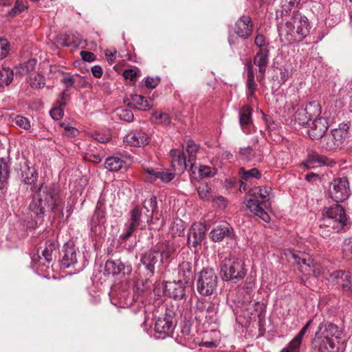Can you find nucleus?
<instances>
[{
    "label": "nucleus",
    "instance_id": "obj_1",
    "mask_svg": "<svg viewBox=\"0 0 352 352\" xmlns=\"http://www.w3.org/2000/svg\"><path fill=\"white\" fill-rule=\"evenodd\" d=\"M57 195L53 186L42 184L33 195L29 208L41 221L47 208L55 215L63 216V201Z\"/></svg>",
    "mask_w": 352,
    "mask_h": 352
},
{
    "label": "nucleus",
    "instance_id": "obj_2",
    "mask_svg": "<svg viewBox=\"0 0 352 352\" xmlns=\"http://www.w3.org/2000/svg\"><path fill=\"white\" fill-rule=\"evenodd\" d=\"M310 25L308 19L301 13L294 12L285 27L280 30V34L285 32V36L289 43L302 41L309 33Z\"/></svg>",
    "mask_w": 352,
    "mask_h": 352
},
{
    "label": "nucleus",
    "instance_id": "obj_3",
    "mask_svg": "<svg viewBox=\"0 0 352 352\" xmlns=\"http://www.w3.org/2000/svg\"><path fill=\"white\" fill-rule=\"evenodd\" d=\"M322 214L320 228H326L328 231L338 232L347 225L349 221L344 208L338 204L324 208Z\"/></svg>",
    "mask_w": 352,
    "mask_h": 352
},
{
    "label": "nucleus",
    "instance_id": "obj_4",
    "mask_svg": "<svg viewBox=\"0 0 352 352\" xmlns=\"http://www.w3.org/2000/svg\"><path fill=\"white\" fill-rule=\"evenodd\" d=\"M220 275L223 281L243 279L246 275L244 263L234 256L229 254L221 261Z\"/></svg>",
    "mask_w": 352,
    "mask_h": 352
},
{
    "label": "nucleus",
    "instance_id": "obj_5",
    "mask_svg": "<svg viewBox=\"0 0 352 352\" xmlns=\"http://www.w3.org/2000/svg\"><path fill=\"white\" fill-rule=\"evenodd\" d=\"M196 288L202 296H211L217 290L218 277L211 267H204L196 275Z\"/></svg>",
    "mask_w": 352,
    "mask_h": 352
},
{
    "label": "nucleus",
    "instance_id": "obj_6",
    "mask_svg": "<svg viewBox=\"0 0 352 352\" xmlns=\"http://www.w3.org/2000/svg\"><path fill=\"white\" fill-rule=\"evenodd\" d=\"M349 126L348 124L341 123L338 128L333 129L331 133H324L320 140V146L328 151L334 150L340 146L348 135Z\"/></svg>",
    "mask_w": 352,
    "mask_h": 352
},
{
    "label": "nucleus",
    "instance_id": "obj_7",
    "mask_svg": "<svg viewBox=\"0 0 352 352\" xmlns=\"http://www.w3.org/2000/svg\"><path fill=\"white\" fill-rule=\"evenodd\" d=\"M349 195V183L346 177L336 178L330 184L329 196L334 201L342 202L348 199Z\"/></svg>",
    "mask_w": 352,
    "mask_h": 352
},
{
    "label": "nucleus",
    "instance_id": "obj_8",
    "mask_svg": "<svg viewBox=\"0 0 352 352\" xmlns=\"http://www.w3.org/2000/svg\"><path fill=\"white\" fill-rule=\"evenodd\" d=\"M175 327L174 321V314L173 311H166V313L158 317L155 323V331L158 334L157 338L164 339L171 336Z\"/></svg>",
    "mask_w": 352,
    "mask_h": 352
},
{
    "label": "nucleus",
    "instance_id": "obj_9",
    "mask_svg": "<svg viewBox=\"0 0 352 352\" xmlns=\"http://www.w3.org/2000/svg\"><path fill=\"white\" fill-rule=\"evenodd\" d=\"M210 237L214 242H220L225 239H229L236 245V236L232 227L227 222H223L214 228L210 232Z\"/></svg>",
    "mask_w": 352,
    "mask_h": 352
},
{
    "label": "nucleus",
    "instance_id": "obj_10",
    "mask_svg": "<svg viewBox=\"0 0 352 352\" xmlns=\"http://www.w3.org/2000/svg\"><path fill=\"white\" fill-rule=\"evenodd\" d=\"M106 212L102 204L96 206L89 222L91 232L95 235H102L105 231Z\"/></svg>",
    "mask_w": 352,
    "mask_h": 352
},
{
    "label": "nucleus",
    "instance_id": "obj_11",
    "mask_svg": "<svg viewBox=\"0 0 352 352\" xmlns=\"http://www.w3.org/2000/svg\"><path fill=\"white\" fill-rule=\"evenodd\" d=\"M246 205L255 215L259 217L265 222H270V215L265 210L264 206L261 201L260 193H256L255 187L251 190L250 199L247 201Z\"/></svg>",
    "mask_w": 352,
    "mask_h": 352
},
{
    "label": "nucleus",
    "instance_id": "obj_12",
    "mask_svg": "<svg viewBox=\"0 0 352 352\" xmlns=\"http://www.w3.org/2000/svg\"><path fill=\"white\" fill-rule=\"evenodd\" d=\"M188 286L190 285L184 283L182 279L165 281L164 283V293L170 298L182 299L186 296Z\"/></svg>",
    "mask_w": 352,
    "mask_h": 352
},
{
    "label": "nucleus",
    "instance_id": "obj_13",
    "mask_svg": "<svg viewBox=\"0 0 352 352\" xmlns=\"http://www.w3.org/2000/svg\"><path fill=\"white\" fill-rule=\"evenodd\" d=\"M327 280L333 285L341 287L344 292L351 291V274L349 272L336 270L329 273Z\"/></svg>",
    "mask_w": 352,
    "mask_h": 352
},
{
    "label": "nucleus",
    "instance_id": "obj_14",
    "mask_svg": "<svg viewBox=\"0 0 352 352\" xmlns=\"http://www.w3.org/2000/svg\"><path fill=\"white\" fill-rule=\"evenodd\" d=\"M308 134L312 140H319L327 132L329 128L327 120L324 117L314 118L308 124Z\"/></svg>",
    "mask_w": 352,
    "mask_h": 352
},
{
    "label": "nucleus",
    "instance_id": "obj_15",
    "mask_svg": "<svg viewBox=\"0 0 352 352\" xmlns=\"http://www.w3.org/2000/svg\"><path fill=\"white\" fill-rule=\"evenodd\" d=\"M56 248L57 245L55 241H47L45 248L41 251V256L38 254L33 255L32 257V262L38 266L44 265V261L50 263L54 260L53 252Z\"/></svg>",
    "mask_w": 352,
    "mask_h": 352
},
{
    "label": "nucleus",
    "instance_id": "obj_16",
    "mask_svg": "<svg viewBox=\"0 0 352 352\" xmlns=\"http://www.w3.org/2000/svg\"><path fill=\"white\" fill-rule=\"evenodd\" d=\"M206 228L201 223H195L190 228L187 241L189 247L196 248L205 238Z\"/></svg>",
    "mask_w": 352,
    "mask_h": 352
},
{
    "label": "nucleus",
    "instance_id": "obj_17",
    "mask_svg": "<svg viewBox=\"0 0 352 352\" xmlns=\"http://www.w3.org/2000/svg\"><path fill=\"white\" fill-rule=\"evenodd\" d=\"M145 172L147 174L145 179L148 182H153L160 179L162 182L168 183L174 179L175 175V173L162 168H146Z\"/></svg>",
    "mask_w": 352,
    "mask_h": 352
},
{
    "label": "nucleus",
    "instance_id": "obj_18",
    "mask_svg": "<svg viewBox=\"0 0 352 352\" xmlns=\"http://www.w3.org/2000/svg\"><path fill=\"white\" fill-rule=\"evenodd\" d=\"M124 102L131 108L140 111H146L153 106V100L140 95H131L124 100Z\"/></svg>",
    "mask_w": 352,
    "mask_h": 352
},
{
    "label": "nucleus",
    "instance_id": "obj_19",
    "mask_svg": "<svg viewBox=\"0 0 352 352\" xmlns=\"http://www.w3.org/2000/svg\"><path fill=\"white\" fill-rule=\"evenodd\" d=\"M170 155L171 157L172 167L175 171L183 173L188 168L189 163L184 151L179 149H172L170 151Z\"/></svg>",
    "mask_w": 352,
    "mask_h": 352
},
{
    "label": "nucleus",
    "instance_id": "obj_20",
    "mask_svg": "<svg viewBox=\"0 0 352 352\" xmlns=\"http://www.w3.org/2000/svg\"><path fill=\"white\" fill-rule=\"evenodd\" d=\"M124 142L129 146L140 147L148 144L149 138L143 131H134L124 137Z\"/></svg>",
    "mask_w": 352,
    "mask_h": 352
},
{
    "label": "nucleus",
    "instance_id": "obj_21",
    "mask_svg": "<svg viewBox=\"0 0 352 352\" xmlns=\"http://www.w3.org/2000/svg\"><path fill=\"white\" fill-rule=\"evenodd\" d=\"M270 50L268 49H261L255 54L254 57V64L258 67L260 75L257 76V80H261L264 78L267 66L269 63Z\"/></svg>",
    "mask_w": 352,
    "mask_h": 352
},
{
    "label": "nucleus",
    "instance_id": "obj_22",
    "mask_svg": "<svg viewBox=\"0 0 352 352\" xmlns=\"http://www.w3.org/2000/svg\"><path fill=\"white\" fill-rule=\"evenodd\" d=\"M293 258L299 265V269L302 273L306 275L315 274L318 266L314 261L308 256L300 257L298 254H293Z\"/></svg>",
    "mask_w": 352,
    "mask_h": 352
},
{
    "label": "nucleus",
    "instance_id": "obj_23",
    "mask_svg": "<svg viewBox=\"0 0 352 352\" xmlns=\"http://www.w3.org/2000/svg\"><path fill=\"white\" fill-rule=\"evenodd\" d=\"M252 22L249 16H242L235 23L234 32L241 38H248L252 32Z\"/></svg>",
    "mask_w": 352,
    "mask_h": 352
},
{
    "label": "nucleus",
    "instance_id": "obj_24",
    "mask_svg": "<svg viewBox=\"0 0 352 352\" xmlns=\"http://www.w3.org/2000/svg\"><path fill=\"white\" fill-rule=\"evenodd\" d=\"M79 256H80V254H78L74 245L65 243L63 247V256L61 261L62 266L65 268L74 266L77 263Z\"/></svg>",
    "mask_w": 352,
    "mask_h": 352
},
{
    "label": "nucleus",
    "instance_id": "obj_25",
    "mask_svg": "<svg viewBox=\"0 0 352 352\" xmlns=\"http://www.w3.org/2000/svg\"><path fill=\"white\" fill-rule=\"evenodd\" d=\"M340 331L338 327L333 323L322 324L318 327V331L315 336L324 337L326 340H332L333 342H338L340 337Z\"/></svg>",
    "mask_w": 352,
    "mask_h": 352
},
{
    "label": "nucleus",
    "instance_id": "obj_26",
    "mask_svg": "<svg viewBox=\"0 0 352 352\" xmlns=\"http://www.w3.org/2000/svg\"><path fill=\"white\" fill-rule=\"evenodd\" d=\"M158 261L157 251L153 250H149L142 254L140 262L142 265L144 266L145 269L150 274L151 276H153L155 271V265Z\"/></svg>",
    "mask_w": 352,
    "mask_h": 352
},
{
    "label": "nucleus",
    "instance_id": "obj_27",
    "mask_svg": "<svg viewBox=\"0 0 352 352\" xmlns=\"http://www.w3.org/2000/svg\"><path fill=\"white\" fill-rule=\"evenodd\" d=\"M105 271L107 274L112 275L129 274L131 272V267L126 265L120 260L107 261L105 263Z\"/></svg>",
    "mask_w": 352,
    "mask_h": 352
},
{
    "label": "nucleus",
    "instance_id": "obj_28",
    "mask_svg": "<svg viewBox=\"0 0 352 352\" xmlns=\"http://www.w3.org/2000/svg\"><path fill=\"white\" fill-rule=\"evenodd\" d=\"M194 271L192 265L189 261H182L177 267V276L184 283L191 285L193 279Z\"/></svg>",
    "mask_w": 352,
    "mask_h": 352
},
{
    "label": "nucleus",
    "instance_id": "obj_29",
    "mask_svg": "<svg viewBox=\"0 0 352 352\" xmlns=\"http://www.w3.org/2000/svg\"><path fill=\"white\" fill-rule=\"evenodd\" d=\"M324 337L315 336L314 342L318 347L319 352H338V342L332 340H326Z\"/></svg>",
    "mask_w": 352,
    "mask_h": 352
},
{
    "label": "nucleus",
    "instance_id": "obj_30",
    "mask_svg": "<svg viewBox=\"0 0 352 352\" xmlns=\"http://www.w3.org/2000/svg\"><path fill=\"white\" fill-rule=\"evenodd\" d=\"M154 250L157 251V254L160 253L161 262L169 258L176 250L173 243L168 241H164L157 243L156 248Z\"/></svg>",
    "mask_w": 352,
    "mask_h": 352
},
{
    "label": "nucleus",
    "instance_id": "obj_31",
    "mask_svg": "<svg viewBox=\"0 0 352 352\" xmlns=\"http://www.w3.org/2000/svg\"><path fill=\"white\" fill-rule=\"evenodd\" d=\"M252 109L249 106H243L239 111V123L242 130L245 133H250L248 126L252 124Z\"/></svg>",
    "mask_w": 352,
    "mask_h": 352
},
{
    "label": "nucleus",
    "instance_id": "obj_32",
    "mask_svg": "<svg viewBox=\"0 0 352 352\" xmlns=\"http://www.w3.org/2000/svg\"><path fill=\"white\" fill-rule=\"evenodd\" d=\"M186 144V151L188 153V162L189 163V170H192L195 173V170H193L194 168L195 169L197 168L195 162L198 151V146L190 140H187Z\"/></svg>",
    "mask_w": 352,
    "mask_h": 352
},
{
    "label": "nucleus",
    "instance_id": "obj_33",
    "mask_svg": "<svg viewBox=\"0 0 352 352\" xmlns=\"http://www.w3.org/2000/svg\"><path fill=\"white\" fill-rule=\"evenodd\" d=\"M326 164V157L324 156L319 155L315 151H311L309 153L306 161L303 163V165L307 168H311L316 166H320Z\"/></svg>",
    "mask_w": 352,
    "mask_h": 352
},
{
    "label": "nucleus",
    "instance_id": "obj_34",
    "mask_svg": "<svg viewBox=\"0 0 352 352\" xmlns=\"http://www.w3.org/2000/svg\"><path fill=\"white\" fill-rule=\"evenodd\" d=\"M9 177L10 166L5 159L0 158V189L7 188Z\"/></svg>",
    "mask_w": 352,
    "mask_h": 352
},
{
    "label": "nucleus",
    "instance_id": "obj_35",
    "mask_svg": "<svg viewBox=\"0 0 352 352\" xmlns=\"http://www.w3.org/2000/svg\"><path fill=\"white\" fill-rule=\"evenodd\" d=\"M248 79H247V95L248 96H252L254 91L257 88V85L254 80V73L253 70V66L251 62H249L246 65Z\"/></svg>",
    "mask_w": 352,
    "mask_h": 352
},
{
    "label": "nucleus",
    "instance_id": "obj_36",
    "mask_svg": "<svg viewBox=\"0 0 352 352\" xmlns=\"http://www.w3.org/2000/svg\"><path fill=\"white\" fill-rule=\"evenodd\" d=\"M8 121L11 125L18 126L24 130H28L31 127L29 120L21 115L12 113L9 116Z\"/></svg>",
    "mask_w": 352,
    "mask_h": 352
},
{
    "label": "nucleus",
    "instance_id": "obj_37",
    "mask_svg": "<svg viewBox=\"0 0 352 352\" xmlns=\"http://www.w3.org/2000/svg\"><path fill=\"white\" fill-rule=\"evenodd\" d=\"M125 162L117 156H111L106 159L104 162L105 168L111 172H117L124 166Z\"/></svg>",
    "mask_w": 352,
    "mask_h": 352
},
{
    "label": "nucleus",
    "instance_id": "obj_38",
    "mask_svg": "<svg viewBox=\"0 0 352 352\" xmlns=\"http://www.w3.org/2000/svg\"><path fill=\"white\" fill-rule=\"evenodd\" d=\"M23 181L29 185H34L38 179V173L32 166H25L22 170Z\"/></svg>",
    "mask_w": 352,
    "mask_h": 352
},
{
    "label": "nucleus",
    "instance_id": "obj_39",
    "mask_svg": "<svg viewBox=\"0 0 352 352\" xmlns=\"http://www.w3.org/2000/svg\"><path fill=\"white\" fill-rule=\"evenodd\" d=\"M255 191L257 194L260 193L261 201L263 203L265 209L268 208L270 206L269 200L272 188L269 186H256Z\"/></svg>",
    "mask_w": 352,
    "mask_h": 352
},
{
    "label": "nucleus",
    "instance_id": "obj_40",
    "mask_svg": "<svg viewBox=\"0 0 352 352\" xmlns=\"http://www.w3.org/2000/svg\"><path fill=\"white\" fill-rule=\"evenodd\" d=\"M36 64L37 60L35 58L30 59L27 62L16 67L15 73L19 75H25L33 72L36 68Z\"/></svg>",
    "mask_w": 352,
    "mask_h": 352
},
{
    "label": "nucleus",
    "instance_id": "obj_41",
    "mask_svg": "<svg viewBox=\"0 0 352 352\" xmlns=\"http://www.w3.org/2000/svg\"><path fill=\"white\" fill-rule=\"evenodd\" d=\"M305 109L311 120L321 117V106L317 101L309 102L307 104Z\"/></svg>",
    "mask_w": 352,
    "mask_h": 352
},
{
    "label": "nucleus",
    "instance_id": "obj_42",
    "mask_svg": "<svg viewBox=\"0 0 352 352\" xmlns=\"http://www.w3.org/2000/svg\"><path fill=\"white\" fill-rule=\"evenodd\" d=\"M14 72L8 67L0 69V87L9 85L13 80Z\"/></svg>",
    "mask_w": 352,
    "mask_h": 352
},
{
    "label": "nucleus",
    "instance_id": "obj_43",
    "mask_svg": "<svg viewBox=\"0 0 352 352\" xmlns=\"http://www.w3.org/2000/svg\"><path fill=\"white\" fill-rule=\"evenodd\" d=\"M294 121L299 125L309 124L311 121L305 108H298L294 114Z\"/></svg>",
    "mask_w": 352,
    "mask_h": 352
},
{
    "label": "nucleus",
    "instance_id": "obj_44",
    "mask_svg": "<svg viewBox=\"0 0 352 352\" xmlns=\"http://www.w3.org/2000/svg\"><path fill=\"white\" fill-rule=\"evenodd\" d=\"M300 0H281V10L276 12V16L283 17L285 14L289 12L292 8L296 6Z\"/></svg>",
    "mask_w": 352,
    "mask_h": 352
},
{
    "label": "nucleus",
    "instance_id": "obj_45",
    "mask_svg": "<svg viewBox=\"0 0 352 352\" xmlns=\"http://www.w3.org/2000/svg\"><path fill=\"white\" fill-rule=\"evenodd\" d=\"M143 207L146 209L147 212H151L148 215V219H147V222L148 223L149 221H151L153 214L157 208L156 197L155 196H151L150 198L146 199Z\"/></svg>",
    "mask_w": 352,
    "mask_h": 352
},
{
    "label": "nucleus",
    "instance_id": "obj_46",
    "mask_svg": "<svg viewBox=\"0 0 352 352\" xmlns=\"http://www.w3.org/2000/svg\"><path fill=\"white\" fill-rule=\"evenodd\" d=\"M28 6L26 5L25 0H16L14 4V6L6 14V16L9 18H12L15 16L16 14H20L21 12L27 10Z\"/></svg>",
    "mask_w": 352,
    "mask_h": 352
},
{
    "label": "nucleus",
    "instance_id": "obj_47",
    "mask_svg": "<svg viewBox=\"0 0 352 352\" xmlns=\"http://www.w3.org/2000/svg\"><path fill=\"white\" fill-rule=\"evenodd\" d=\"M30 85L35 89L43 88L45 85V77L39 73L32 74L29 78Z\"/></svg>",
    "mask_w": 352,
    "mask_h": 352
},
{
    "label": "nucleus",
    "instance_id": "obj_48",
    "mask_svg": "<svg viewBox=\"0 0 352 352\" xmlns=\"http://www.w3.org/2000/svg\"><path fill=\"white\" fill-rule=\"evenodd\" d=\"M239 173L241 178L244 180H248L250 178L258 179L261 177V173L256 168H253L248 170H246L244 168H241L239 170Z\"/></svg>",
    "mask_w": 352,
    "mask_h": 352
},
{
    "label": "nucleus",
    "instance_id": "obj_49",
    "mask_svg": "<svg viewBox=\"0 0 352 352\" xmlns=\"http://www.w3.org/2000/svg\"><path fill=\"white\" fill-rule=\"evenodd\" d=\"M152 118L155 122L164 125H168L171 122L169 115L162 111L154 112L152 115Z\"/></svg>",
    "mask_w": 352,
    "mask_h": 352
},
{
    "label": "nucleus",
    "instance_id": "obj_50",
    "mask_svg": "<svg viewBox=\"0 0 352 352\" xmlns=\"http://www.w3.org/2000/svg\"><path fill=\"white\" fill-rule=\"evenodd\" d=\"M142 211L139 206H135L131 212L130 223L132 226H140Z\"/></svg>",
    "mask_w": 352,
    "mask_h": 352
},
{
    "label": "nucleus",
    "instance_id": "obj_51",
    "mask_svg": "<svg viewBox=\"0 0 352 352\" xmlns=\"http://www.w3.org/2000/svg\"><path fill=\"white\" fill-rule=\"evenodd\" d=\"M79 77L80 76L78 74L72 75L70 74H66L61 79V82L65 87L69 89L74 86L76 78Z\"/></svg>",
    "mask_w": 352,
    "mask_h": 352
},
{
    "label": "nucleus",
    "instance_id": "obj_52",
    "mask_svg": "<svg viewBox=\"0 0 352 352\" xmlns=\"http://www.w3.org/2000/svg\"><path fill=\"white\" fill-rule=\"evenodd\" d=\"M313 322L312 319H310L307 321V322L305 324V326L301 329L300 332L298 333V335L293 339L294 340V344H301L302 339L306 332L307 331V329L309 328L310 325Z\"/></svg>",
    "mask_w": 352,
    "mask_h": 352
},
{
    "label": "nucleus",
    "instance_id": "obj_53",
    "mask_svg": "<svg viewBox=\"0 0 352 352\" xmlns=\"http://www.w3.org/2000/svg\"><path fill=\"white\" fill-rule=\"evenodd\" d=\"M10 51L8 41L3 38L0 37V60L7 56Z\"/></svg>",
    "mask_w": 352,
    "mask_h": 352
},
{
    "label": "nucleus",
    "instance_id": "obj_54",
    "mask_svg": "<svg viewBox=\"0 0 352 352\" xmlns=\"http://www.w3.org/2000/svg\"><path fill=\"white\" fill-rule=\"evenodd\" d=\"M199 196L202 199L208 200L210 195V188L207 184H201L197 188Z\"/></svg>",
    "mask_w": 352,
    "mask_h": 352
},
{
    "label": "nucleus",
    "instance_id": "obj_55",
    "mask_svg": "<svg viewBox=\"0 0 352 352\" xmlns=\"http://www.w3.org/2000/svg\"><path fill=\"white\" fill-rule=\"evenodd\" d=\"M137 226H132V223H128L125 226V229L123 232L120 234V238L122 240H126L130 238L135 229L137 228Z\"/></svg>",
    "mask_w": 352,
    "mask_h": 352
},
{
    "label": "nucleus",
    "instance_id": "obj_56",
    "mask_svg": "<svg viewBox=\"0 0 352 352\" xmlns=\"http://www.w3.org/2000/svg\"><path fill=\"white\" fill-rule=\"evenodd\" d=\"M198 170L200 175L202 177H210L216 174V169L208 166H199Z\"/></svg>",
    "mask_w": 352,
    "mask_h": 352
},
{
    "label": "nucleus",
    "instance_id": "obj_57",
    "mask_svg": "<svg viewBox=\"0 0 352 352\" xmlns=\"http://www.w3.org/2000/svg\"><path fill=\"white\" fill-rule=\"evenodd\" d=\"M208 306L203 300H198L195 304V314L196 317L199 318H204L205 311Z\"/></svg>",
    "mask_w": 352,
    "mask_h": 352
},
{
    "label": "nucleus",
    "instance_id": "obj_58",
    "mask_svg": "<svg viewBox=\"0 0 352 352\" xmlns=\"http://www.w3.org/2000/svg\"><path fill=\"white\" fill-rule=\"evenodd\" d=\"M117 113L121 120L126 122H131L133 119V113L129 109H120Z\"/></svg>",
    "mask_w": 352,
    "mask_h": 352
},
{
    "label": "nucleus",
    "instance_id": "obj_59",
    "mask_svg": "<svg viewBox=\"0 0 352 352\" xmlns=\"http://www.w3.org/2000/svg\"><path fill=\"white\" fill-rule=\"evenodd\" d=\"M217 312V307L214 304H210L207 307L204 317H205L208 320H212Z\"/></svg>",
    "mask_w": 352,
    "mask_h": 352
},
{
    "label": "nucleus",
    "instance_id": "obj_60",
    "mask_svg": "<svg viewBox=\"0 0 352 352\" xmlns=\"http://www.w3.org/2000/svg\"><path fill=\"white\" fill-rule=\"evenodd\" d=\"M63 107L60 105L50 110V113L52 119L58 120L63 116L64 109Z\"/></svg>",
    "mask_w": 352,
    "mask_h": 352
},
{
    "label": "nucleus",
    "instance_id": "obj_61",
    "mask_svg": "<svg viewBox=\"0 0 352 352\" xmlns=\"http://www.w3.org/2000/svg\"><path fill=\"white\" fill-rule=\"evenodd\" d=\"M254 44L256 46L259 47V50L261 49H268L266 47L267 44L266 38L261 34H258L256 36L254 39Z\"/></svg>",
    "mask_w": 352,
    "mask_h": 352
},
{
    "label": "nucleus",
    "instance_id": "obj_62",
    "mask_svg": "<svg viewBox=\"0 0 352 352\" xmlns=\"http://www.w3.org/2000/svg\"><path fill=\"white\" fill-rule=\"evenodd\" d=\"M342 250L346 257L352 258V240H345Z\"/></svg>",
    "mask_w": 352,
    "mask_h": 352
},
{
    "label": "nucleus",
    "instance_id": "obj_63",
    "mask_svg": "<svg viewBox=\"0 0 352 352\" xmlns=\"http://www.w3.org/2000/svg\"><path fill=\"white\" fill-rule=\"evenodd\" d=\"M239 153L244 158L248 160H251L254 156L253 149L250 146L241 148Z\"/></svg>",
    "mask_w": 352,
    "mask_h": 352
},
{
    "label": "nucleus",
    "instance_id": "obj_64",
    "mask_svg": "<svg viewBox=\"0 0 352 352\" xmlns=\"http://www.w3.org/2000/svg\"><path fill=\"white\" fill-rule=\"evenodd\" d=\"M294 340H292L287 347L284 348L280 352H300V344H296L294 343Z\"/></svg>",
    "mask_w": 352,
    "mask_h": 352
}]
</instances>
